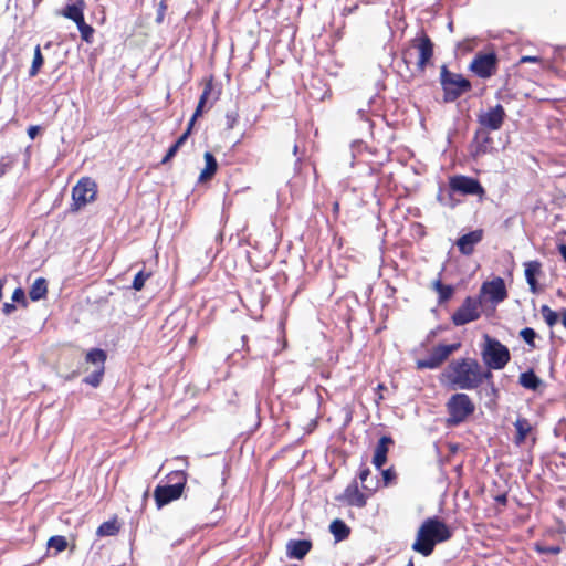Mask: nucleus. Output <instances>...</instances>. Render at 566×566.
<instances>
[{
	"instance_id": "nucleus-1",
	"label": "nucleus",
	"mask_w": 566,
	"mask_h": 566,
	"mask_svg": "<svg viewBox=\"0 0 566 566\" xmlns=\"http://www.w3.org/2000/svg\"><path fill=\"white\" fill-rule=\"evenodd\" d=\"M447 384L452 389L475 390L486 382L494 397H497V388L493 381V374L484 369L478 359L461 357L451 360L443 371Z\"/></svg>"
},
{
	"instance_id": "nucleus-2",
	"label": "nucleus",
	"mask_w": 566,
	"mask_h": 566,
	"mask_svg": "<svg viewBox=\"0 0 566 566\" xmlns=\"http://www.w3.org/2000/svg\"><path fill=\"white\" fill-rule=\"evenodd\" d=\"M452 534L449 526L439 517H428L417 532L412 549L427 557L432 554L437 544L449 541Z\"/></svg>"
},
{
	"instance_id": "nucleus-3",
	"label": "nucleus",
	"mask_w": 566,
	"mask_h": 566,
	"mask_svg": "<svg viewBox=\"0 0 566 566\" xmlns=\"http://www.w3.org/2000/svg\"><path fill=\"white\" fill-rule=\"evenodd\" d=\"M447 428H454L464 423L475 411V405L469 395L455 392L446 402Z\"/></svg>"
},
{
	"instance_id": "nucleus-4",
	"label": "nucleus",
	"mask_w": 566,
	"mask_h": 566,
	"mask_svg": "<svg viewBox=\"0 0 566 566\" xmlns=\"http://www.w3.org/2000/svg\"><path fill=\"white\" fill-rule=\"evenodd\" d=\"M167 478L171 484L157 485L154 491V499L158 509L180 499L187 483V473L182 470L172 471Z\"/></svg>"
},
{
	"instance_id": "nucleus-5",
	"label": "nucleus",
	"mask_w": 566,
	"mask_h": 566,
	"mask_svg": "<svg viewBox=\"0 0 566 566\" xmlns=\"http://www.w3.org/2000/svg\"><path fill=\"white\" fill-rule=\"evenodd\" d=\"M440 84L443 91V101L452 103L464 93L471 91V82L462 74L449 71L447 65H442L440 70Z\"/></svg>"
},
{
	"instance_id": "nucleus-6",
	"label": "nucleus",
	"mask_w": 566,
	"mask_h": 566,
	"mask_svg": "<svg viewBox=\"0 0 566 566\" xmlns=\"http://www.w3.org/2000/svg\"><path fill=\"white\" fill-rule=\"evenodd\" d=\"M433 48L434 45L430 36L424 31H422L410 41L409 48L403 50L402 59L407 64H409L411 62V50H416L418 53L416 67L418 72L423 73L433 57Z\"/></svg>"
},
{
	"instance_id": "nucleus-7",
	"label": "nucleus",
	"mask_w": 566,
	"mask_h": 566,
	"mask_svg": "<svg viewBox=\"0 0 566 566\" xmlns=\"http://www.w3.org/2000/svg\"><path fill=\"white\" fill-rule=\"evenodd\" d=\"M484 339L485 344L481 353L483 363L488 366L489 370L503 369L511 359L509 348L489 335H484Z\"/></svg>"
},
{
	"instance_id": "nucleus-8",
	"label": "nucleus",
	"mask_w": 566,
	"mask_h": 566,
	"mask_svg": "<svg viewBox=\"0 0 566 566\" xmlns=\"http://www.w3.org/2000/svg\"><path fill=\"white\" fill-rule=\"evenodd\" d=\"M107 360V353L102 348H91L86 352L84 361L91 365L93 370L83 378V382L93 388L99 387L105 375V364Z\"/></svg>"
},
{
	"instance_id": "nucleus-9",
	"label": "nucleus",
	"mask_w": 566,
	"mask_h": 566,
	"mask_svg": "<svg viewBox=\"0 0 566 566\" xmlns=\"http://www.w3.org/2000/svg\"><path fill=\"white\" fill-rule=\"evenodd\" d=\"M97 196V185L90 177H82L72 189V203L70 210L78 211L87 203L95 201Z\"/></svg>"
},
{
	"instance_id": "nucleus-10",
	"label": "nucleus",
	"mask_w": 566,
	"mask_h": 566,
	"mask_svg": "<svg viewBox=\"0 0 566 566\" xmlns=\"http://www.w3.org/2000/svg\"><path fill=\"white\" fill-rule=\"evenodd\" d=\"M468 69L479 78H490L494 76L499 70L497 54L493 50L489 52H478Z\"/></svg>"
},
{
	"instance_id": "nucleus-11",
	"label": "nucleus",
	"mask_w": 566,
	"mask_h": 566,
	"mask_svg": "<svg viewBox=\"0 0 566 566\" xmlns=\"http://www.w3.org/2000/svg\"><path fill=\"white\" fill-rule=\"evenodd\" d=\"M450 192L462 196H476L482 199L485 196V189L479 179L465 176L453 175L448 178Z\"/></svg>"
},
{
	"instance_id": "nucleus-12",
	"label": "nucleus",
	"mask_w": 566,
	"mask_h": 566,
	"mask_svg": "<svg viewBox=\"0 0 566 566\" xmlns=\"http://www.w3.org/2000/svg\"><path fill=\"white\" fill-rule=\"evenodd\" d=\"M461 347V343H454L450 345L439 344L434 346L429 356L422 359H418L416 361V367L419 370L422 369H437L439 368L448 358L457 352Z\"/></svg>"
},
{
	"instance_id": "nucleus-13",
	"label": "nucleus",
	"mask_w": 566,
	"mask_h": 566,
	"mask_svg": "<svg viewBox=\"0 0 566 566\" xmlns=\"http://www.w3.org/2000/svg\"><path fill=\"white\" fill-rule=\"evenodd\" d=\"M482 303L480 300L467 296L460 307L452 314L451 321L455 326H462L481 316Z\"/></svg>"
},
{
	"instance_id": "nucleus-14",
	"label": "nucleus",
	"mask_w": 566,
	"mask_h": 566,
	"mask_svg": "<svg viewBox=\"0 0 566 566\" xmlns=\"http://www.w3.org/2000/svg\"><path fill=\"white\" fill-rule=\"evenodd\" d=\"M376 492H368L359 488L357 479H354L337 497L338 501L352 507L363 509L367 505L368 499Z\"/></svg>"
},
{
	"instance_id": "nucleus-15",
	"label": "nucleus",
	"mask_w": 566,
	"mask_h": 566,
	"mask_svg": "<svg viewBox=\"0 0 566 566\" xmlns=\"http://www.w3.org/2000/svg\"><path fill=\"white\" fill-rule=\"evenodd\" d=\"M494 140L491 137V134L485 128H478L474 132L473 138L469 144V154L470 156L476 160L486 154L492 153Z\"/></svg>"
},
{
	"instance_id": "nucleus-16",
	"label": "nucleus",
	"mask_w": 566,
	"mask_h": 566,
	"mask_svg": "<svg viewBox=\"0 0 566 566\" xmlns=\"http://www.w3.org/2000/svg\"><path fill=\"white\" fill-rule=\"evenodd\" d=\"M506 112L501 104L489 107L485 112L478 115V123L481 128L489 132L500 130L505 122Z\"/></svg>"
},
{
	"instance_id": "nucleus-17",
	"label": "nucleus",
	"mask_w": 566,
	"mask_h": 566,
	"mask_svg": "<svg viewBox=\"0 0 566 566\" xmlns=\"http://www.w3.org/2000/svg\"><path fill=\"white\" fill-rule=\"evenodd\" d=\"M481 293L489 297V301L499 304L505 301L509 296L505 282L502 277L497 276L491 281H486L481 286Z\"/></svg>"
},
{
	"instance_id": "nucleus-18",
	"label": "nucleus",
	"mask_w": 566,
	"mask_h": 566,
	"mask_svg": "<svg viewBox=\"0 0 566 566\" xmlns=\"http://www.w3.org/2000/svg\"><path fill=\"white\" fill-rule=\"evenodd\" d=\"M483 235V229H476L461 235L455 242L459 252L463 255H471L474 252L475 245L482 241Z\"/></svg>"
},
{
	"instance_id": "nucleus-19",
	"label": "nucleus",
	"mask_w": 566,
	"mask_h": 566,
	"mask_svg": "<svg viewBox=\"0 0 566 566\" xmlns=\"http://www.w3.org/2000/svg\"><path fill=\"white\" fill-rule=\"evenodd\" d=\"M524 273L530 291L537 294L539 292L537 276L542 274V263L537 260L525 262Z\"/></svg>"
},
{
	"instance_id": "nucleus-20",
	"label": "nucleus",
	"mask_w": 566,
	"mask_h": 566,
	"mask_svg": "<svg viewBox=\"0 0 566 566\" xmlns=\"http://www.w3.org/2000/svg\"><path fill=\"white\" fill-rule=\"evenodd\" d=\"M310 539H291L286 544V554L290 558L303 559L312 549Z\"/></svg>"
},
{
	"instance_id": "nucleus-21",
	"label": "nucleus",
	"mask_w": 566,
	"mask_h": 566,
	"mask_svg": "<svg viewBox=\"0 0 566 566\" xmlns=\"http://www.w3.org/2000/svg\"><path fill=\"white\" fill-rule=\"evenodd\" d=\"M392 444L394 439L390 436H382L379 439L373 457V464L377 469H381L386 464L389 447Z\"/></svg>"
},
{
	"instance_id": "nucleus-22",
	"label": "nucleus",
	"mask_w": 566,
	"mask_h": 566,
	"mask_svg": "<svg viewBox=\"0 0 566 566\" xmlns=\"http://www.w3.org/2000/svg\"><path fill=\"white\" fill-rule=\"evenodd\" d=\"M86 3L84 0H76L72 4H67L62 10V15L74 21L75 24H78L82 22L84 18V10H85Z\"/></svg>"
},
{
	"instance_id": "nucleus-23",
	"label": "nucleus",
	"mask_w": 566,
	"mask_h": 566,
	"mask_svg": "<svg viewBox=\"0 0 566 566\" xmlns=\"http://www.w3.org/2000/svg\"><path fill=\"white\" fill-rule=\"evenodd\" d=\"M203 158L205 168L201 170L199 176V181L201 182L211 180L218 170L217 159L210 151H206Z\"/></svg>"
},
{
	"instance_id": "nucleus-24",
	"label": "nucleus",
	"mask_w": 566,
	"mask_h": 566,
	"mask_svg": "<svg viewBox=\"0 0 566 566\" xmlns=\"http://www.w3.org/2000/svg\"><path fill=\"white\" fill-rule=\"evenodd\" d=\"M514 427L516 429L514 442L515 444L521 446L525 442L527 436L532 432L533 427L530 423V420L524 417H518L514 422Z\"/></svg>"
},
{
	"instance_id": "nucleus-25",
	"label": "nucleus",
	"mask_w": 566,
	"mask_h": 566,
	"mask_svg": "<svg viewBox=\"0 0 566 566\" xmlns=\"http://www.w3.org/2000/svg\"><path fill=\"white\" fill-rule=\"evenodd\" d=\"M329 532L336 542H342L350 535V527L344 521L336 518L329 524Z\"/></svg>"
},
{
	"instance_id": "nucleus-26",
	"label": "nucleus",
	"mask_w": 566,
	"mask_h": 566,
	"mask_svg": "<svg viewBox=\"0 0 566 566\" xmlns=\"http://www.w3.org/2000/svg\"><path fill=\"white\" fill-rule=\"evenodd\" d=\"M371 471L368 467L365 464L360 467L358 472V479L361 483V489L368 492H377L379 481L377 479H371L368 481V478L370 476Z\"/></svg>"
},
{
	"instance_id": "nucleus-27",
	"label": "nucleus",
	"mask_w": 566,
	"mask_h": 566,
	"mask_svg": "<svg viewBox=\"0 0 566 566\" xmlns=\"http://www.w3.org/2000/svg\"><path fill=\"white\" fill-rule=\"evenodd\" d=\"M213 91V78L212 76L210 78H208L206 82H205V86H203V91L200 95V98H199V102H198V105L196 107V111L192 115V118L197 119L199 116L202 115L203 113V108L208 102V98L211 94V92Z\"/></svg>"
},
{
	"instance_id": "nucleus-28",
	"label": "nucleus",
	"mask_w": 566,
	"mask_h": 566,
	"mask_svg": "<svg viewBox=\"0 0 566 566\" xmlns=\"http://www.w3.org/2000/svg\"><path fill=\"white\" fill-rule=\"evenodd\" d=\"M48 294V282L44 277H38L30 287L29 296L33 302L44 298Z\"/></svg>"
},
{
	"instance_id": "nucleus-29",
	"label": "nucleus",
	"mask_w": 566,
	"mask_h": 566,
	"mask_svg": "<svg viewBox=\"0 0 566 566\" xmlns=\"http://www.w3.org/2000/svg\"><path fill=\"white\" fill-rule=\"evenodd\" d=\"M432 287L438 293L439 304L448 302L454 294V287L452 285L443 284L441 280L433 281Z\"/></svg>"
},
{
	"instance_id": "nucleus-30",
	"label": "nucleus",
	"mask_w": 566,
	"mask_h": 566,
	"mask_svg": "<svg viewBox=\"0 0 566 566\" xmlns=\"http://www.w3.org/2000/svg\"><path fill=\"white\" fill-rule=\"evenodd\" d=\"M518 382L526 389L537 390L542 381L538 376L531 369L520 375Z\"/></svg>"
},
{
	"instance_id": "nucleus-31",
	"label": "nucleus",
	"mask_w": 566,
	"mask_h": 566,
	"mask_svg": "<svg viewBox=\"0 0 566 566\" xmlns=\"http://www.w3.org/2000/svg\"><path fill=\"white\" fill-rule=\"evenodd\" d=\"M119 532V526L116 522V520H113V521H106V522H103L97 531H96V534L98 536H114L116 535L117 533Z\"/></svg>"
},
{
	"instance_id": "nucleus-32",
	"label": "nucleus",
	"mask_w": 566,
	"mask_h": 566,
	"mask_svg": "<svg viewBox=\"0 0 566 566\" xmlns=\"http://www.w3.org/2000/svg\"><path fill=\"white\" fill-rule=\"evenodd\" d=\"M43 64H44V57L41 53L40 45H36L34 49L33 61H32L31 67L29 70V76L30 77L36 76L39 74L41 67L43 66Z\"/></svg>"
},
{
	"instance_id": "nucleus-33",
	"label": "nucleus",
	"mask_w": 566,
	"mask_h": 566,
	"mask_svg": "<svg viewBox=\"0 0 566 566\" xmlns=\"http://www.w3.org/2000/svg\"><path fill=\"white\" fill-rule=\"evenodd\" d=\"M539 311H541V314H542L545 323L549 327H553L558 322L559 314L557 312L553 311L548 305H546V304L542 305Z\"/></svg>"
},
{
	"instance_id": "nucleus-34",
	"label": "nucleus",
	"mask_w": 566,
	"mask_h": 566,
	"mask_svg": "<svg viewBox=\"0 0 566 566\" xmlns=\"http://www.w3.org/2000/svg\"><path fill=\"white\" fill-rule=\"evenodd\" d=\"M77 25V29L81 33V38L84 42L91 44L93 42L95 30L92 25L87 24L85 22V19L80 22Z\"/></svg>"
},
{
	"instance_id": "nucleus-35",
	"label": "nucleus",
	"mask_w": 566,
	"mask_h": 566,
	"mask_svg": "<svg viewBox=\"0 0 566 566\" xmlns=\"http://www.w3.org/2000/svg\"><path fill=\"white\" fill-rule=\"evenodd\" d=\"M48 546L50 548H54L56 551V553H61L66 549L67 541L62 535H54L49 538Z\"/></svg>"
},
{
	"instance_id": "nucleus-36",
	"label": "nucleus",
	"mask_w": 566,
	"mask_h": 566,
	"mask_svg": "<svg viewBox=\"0 0 566 566\" xmlns=\"http://www.w3.org/2000/svg\"><path fill=\"white\" fill-rule=\"evenodd\" d=\"M520 337L532 348H536L535 338L536 332L532 327H525L520 331Z\"/></svg>"
},
{
	"instance_id": "nucleus-37",
	"label": "nucleus",
	"mask_w": 566,
	"mask_h": 566,
	"mask_svg": "<svg viewBox=\"0 0 566 566\" xmlns=\"http://www.w3.org/2000/svg\"><path fill=\"white\" fill-rule=\"evenodd\" d=\"M534 549L538 554H552V555H557L562 552V547L559 545H546V544L539 543V542L534 544Z\"/></svg>"
},
{
	"instance_id": "nucleus-38",
	"label": "nucleus",
	"mask_w": 566,
	"mask_h": 566,
	"mask_svg": "<svg viewBox=\"0 0 566 566\" xmlns=\"http://www.w3.org/2000/svg\"><path fill=\"white\" fill-rule=\"evenodd\" d=\"M151 276V272H145V271H139L134 280H133V284H132V287L135 290V291H142L145 286V282Z\"/></svg>"
},
{
	"instance_id": "nucleus-39",
	"label": "nucleus",
	"mask_w": 566,
	"mask_h": 566,
	"mask_svg": "<svg viewBox=\"0 0 566 566\" xmlns=\"http://www.w3.org/2000/svg\"><path fill=\"white\" fill-rule=\"evenodd\" d=\"M12 302L21 304L23 307L28 306V302L25 300V293L22 287H17L12 293Z\"/></svg>"
},
{
	"instance_id": "nucleus-40",
	"label": "nucleus",
	"mask_w": 566,
	"mask_h": 566,
	"mask_svg": "<svg viewBox=\"0 0 566 566\" xmlns=\"http://www.w3.org/2000/svg\"><path fill=\"white\" fill-rule=\"evenodd\" d=\"M195 122H196V119L191 117V119L188 123V127H187L186 132L182 133L178 137V139L175 142V144L178 145L179 148L186 143V140L188 139L189 135L191 134V130H192V127L195 125Z\"/></svg>"
},
{
	"instance_id": "nucleus-41",
	"label": "nucleus",
	"mask_w": 566,
	"mask_h": 566,
	"mask_svg": "<svg viewBox=\"0 0 566 566\" xmlns=\"http://www.w3.org/2000/svg\"><path fill=\"white\" fill-rule=\"evenodd\" d=\"M381 475H382V481H384L385 486L390 485L397 479V474L392 468L382 470Z\"/></svg>"
},
{
	"instance_id": "nucleus-42",
	"label": "nucleus",
	"mask_w": 566,
	"mask_h": 566,
	"mask_svg": "<svg viewBox=\"0 0 566 566\" xmlns=\"http://www.w3.org/2000/svg\"><path fill=\"white\" fill-rule=\"evenodd\" d=\"M239 113L238 111L228 112L226 114L227 128L232 129L239 122Z\"/></svg>"
},
{
	"instance_id": "nucleus-43",
	"label": "nucleus",
	"mask_w": 566,
	"mask_h": 566,
	"mask_svg": "<svg viewBox=\"0 0 566 566\" xmlns=\"http://www.w3.org/2000/svg\"><path fill=\"white\" fill-rule=\"evenodd\" d=\"M180 148L178 147V145H176L175 143L169 147V149L167 150L165 157L161 159V164L165 165L167 164L171 158H174L176 156V154L178 153Z\"/></svg>"
},
{
	"instance_id": "nucleus-44",
	"label": "nucleus",
	"mask_w": 566,
	"mask_h": 566,
	"mask_svg": "<svg viewBox=\"0 0 566 566\" xmlns=\"http://www.w3.org/2000/svg\"><path fill=\"white\" fill-rule=\"evenodd\" d=\"M15 310H17V306H15L13 303H4V304H3V307H2V312H3L6 315H10V314H11V313H13Z\"/></svg>"
},
{
	"instance_id": "nucleus-45",
	"label": "nucleus",
	"mask_w": 566,
	"mask_h": 566,
	"mask_svg": "<svg viewBox=\"0 0 566 566\" xmlns=\"http://www.w3.org/2000/svg\"><path fill=\"white\" fill-rule=\"evenodd\" d=\"M528 62L537 63V62H541V59L538 56H530V55H524L520 59V63H528Z\"/></svg>"
},
{
	"instance_id": "nucleus-46",
	"label": "nucleus",
	"mask_w": 566,
	"mask_h": 566,
	"mask_svg": "<svg viewBox=\"0 0 566 566\" xmlns=\"http://www.w3.org/2000/svg\"><path fill=\"white\" fill-rule=\"evenodd\" d=\"M39 132L40 127L35 125H32L28 128V135L31 139H34L38 136Z\"/></svg>"
},
{
	"instance_id": "nucleus-47",
	"label": "nucleus",
	"mask_w": 566,
	"mask_h": 566,
	"mask_svg": "<svg viewBox=\"0 0 566 566\" xmlns=\"http://www.w3.org/2000/svg\"><path fill=\"white\" fill-rule=\"evenodd\" d=\"M358 9V4H354L352 7H345L343 9V15H349L354 13Z\"/></svg>"
},
{
	"instance_id": "nucleus-48",
	"label": "nucleus",
	"mask_w": 566,
	"mask_h": 566,
	"mask_svg": "<svg viewBox=\"0 0 566 566\" xmlns=\"http://www.w3.org/2000/svg\"><path fill=\"white\" fill-rule=\"evenodd\" d=\"M339 211H340V205H339V201H335L333 203V214H334V218L337 219L338 216H339Z\"/></svg>"
},
{
	"instance_id": "nucleus-49",
	"label": "nucleus",
	"mask_w": 566,
	"mask_h": 566,
	"mask_svg": "<svg viewBox=\"0 0 566 566\" xmlns=\"http://www.w3.org/2000/svg\"><path fill=\"white\" fill-rule=\"evenodd\" d=\"M495 501L502 505H506L507 496H506V494H500V495L495 496Z\"/></svg>"
},
{
	"instance_id": "nucleus-50",
	"label": "nucleus",
	"mask_w": 566,
	"mask_h": 566,
	"mask_svg": "<svg viewBox=\"0 0 566 566\" xmlns=\"http://www.w3.org/2000/svg\"><path fill=\"white\" fill-rule=\"evenodd\" d=\"M9 168V164L4 163L3 160H0V177H2Z\"/></svg>"
},
{
	"instance_id": "nucleus-51",
	"label": "nucleus",
	"mask_w": 566,
	"mask_h": 566,
	"mask_svg": "<svg viewBox=\"0 0 566 566\" xmlns=\"http://www.w3.org/2000/svg\"><path fill=\"white\" fill-rule=\"evenodd\" d=\"M7 283V277H1L0 279V301L2 300V296H3V287Z\"/></svg>"
},
{
	"instance_id": "nucleus-52",
	"label": "nucleus",
	"mask_w": 566,
	"mask_h": 566,
	"mask_svg": "<svg viewBox=\"0 0 566 566\" xmlns=\"http://www.w3.org/2000/svg\"><path fill=\"white\" fill-rule=\"evenodd\" d=\"M449 450L451 453H457L459 450V444H457V443L449 444Z\"/></svg>"
},
{
	"instance_id": "nucleus-53",
	"label": "nucleus",
	"mask_w": 566,
	"mask_h": 566,
	"mask_svg": "<svg viewBox=\"0 0 566 566\" xmlns=\"http://www.w3.org/2000/svg\"><path fill=\"white\" fill-rule=\"evenodd\" d=\"M559 252H560L563 259L566 261V244H562L559 247Z\"/></svg>"
},
{
	"instance_id": "nucleus-54",
	"label": "nucleus",
	"mask_w": 566,
	"mask_h": 566,
	"mask_svg": "<svg viewBox=\"0 0 566 566\" xmlns=\"http://www.w3.org/2000/svg\"><path fill=\"white\" fill-rule=\"evenodd\" d=\"M197 339H198L197 335H193L192 337H190V339H189V346H190V347H195V346H196V344H197Z\"/></svg>"
},
{
	"instance_id": "nucleus-55",
	"label": "nucleus",
	"mask_w": 566,
	"mask_h": 566,
	"mask_svg": "<svg viewBox=\"0 0 566 566\" xmlns=\"http://www.w3.org/2000/svg\"><path fill=\"white\" fill-rule=\"evenodd\" d=\"M560 316H562V323H563L564 327L566 328V308H564L560 312Z\"/></svg>"
},
{
	"instance_id": "nucleus-56",
	"label": "nucleus",
	"mask_w": 566,
	"mask_h": 566,
	"mask_svg": "<svg viewBox=\"0 0 566 566\" xmlns=\"http://www.w3.org/2000/svg\"><path fill=\"white\" fill-rule=\"evenodd\" d=\"M385 389H386V386H385L384 384H379V385L377 386V390H379V391H382V390H385Z\"/></svg>"
},
{
	"instance_id": "nucleus-57",
	"label": "nucleus",
	"mask_w": 566,
	"mask_h": 566,
	"mask_svg": "<svg viewBox=\"0 0 566 566\" xmlns=\"http://www.w3.org/2000/svg\"><path fill=\"white\" fill-rule=\"evenodd\" d=\"M296 153H297V146L295 145L294 146V154H296Z\"/></svg>"
},
{
	"instance_id": "nucleus-58",
	"label": "nucleus",
	"mask_w": 566,
	"mask_h": 566,
	"mask_svg": "<svg viewBox=\"0 0 566 566\" xmlns=\"http://www.w3.org/2000/svg\"><path fill=\"white\" fill-rule=\"evenodd\" d=\"M408 566H413L412 562L408 563Z\"/></svg>"
}]
</instances>
